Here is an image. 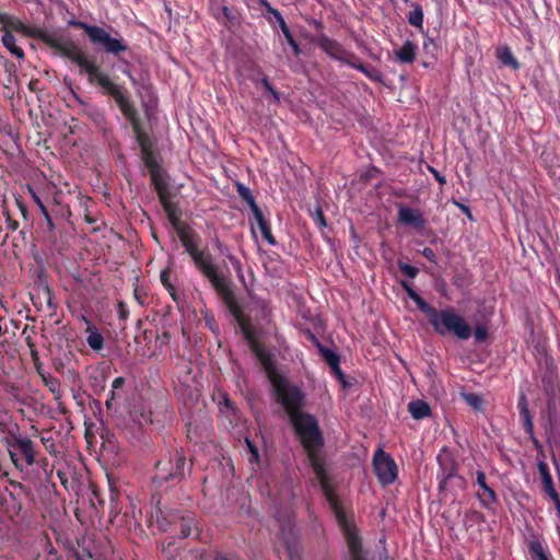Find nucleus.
Returning a JSON list of instances; mask_svg holds the SVG:
<instances>
[{"label": "nucleus", "instance_id": "1", "mask_svg": "<svg viewBox=\"0 0 560 560\" xmlns=\"http://www.w3.org/2000/svg\"><path fill=\"white\" fill-rule=\"evenodd\" d=\"M37 39L44 42L56 51L75 62L82 71L88 73V80L91 84H97L102 88L105 94H112L120 85L114 83L107 74L102 72L100 68L93 62L88 60L79 47L71 40L66 39L57 32H49L47 30H38L33 33Z\"/></svg>", "mask_w": 560, "mask_h": 560}, {"label": "nucleus", "instance_id": "2", "mask_svg": "<svg viewBox=\"0 0 560 560\" xmlns=\"http://www.w3.org/2000/svg\"><path fill=\"white\" fill-rule=\"evenodd\" d=\"M196 267L202 272L205 277L211 282L213 289L222 299L223 303L235 318L237 323H242L243 308L236 300V296L230 288L226 279L219 273L218 266L213 264L211 254L199 250L191 256Z\"/></svg>", "mask_w": 560, "mask_h": 560}, {"label": "nucleus", "instance_id": "3", "mask_svg": "<svg viewBox=\"0 0 560 560\" xmlns=\"http://www.w3.org/2000/svg\"><path fill=\"white\" fill-rule=\"evenodd\" d=\"M186 468L187 462L183 450L175 448L156 462L152 481L156 487L177 485L185 478L186 470H191V465Z\"/></svg>", "mask_w": 560, "mask_h": 560}, {"label": "nucleus", "instance_id": "4", "mask_svg": "<svg viewBox=\"0 0 560 560\" xmlns=\"http://www.w3.org/2000/svg\"><path fill=\"white\" fill-rule=\"evenodd\" d=\"M427 318L439 335L451 334L460 340H466L471 335L470 326L454 308L448 307L442 311L433 308Z\"/></svg>", "mask_w": 560, "mask_h": 560}, {"label": "nucleus", "instance_id": "5", "mask_svg": "<svg viewBox=\"0 0 560 560\" xmlns=\"http://www.w3.org/2000/svg\"><path fill=\"white\" fill-rule=\"evenodd\" d=\"M109 95L115 100L124 116L129 120L142 155H148L153 144L149 135L142 129L140 117L136 107L129 101L127 91L122 86H119Z\"/></svg>", "mask_w": 560, "mask_h": 560}, {"label": "nucleus", "instance_id": "6", "mask_svg": "<svg viewBox=\"0 0 560 560\" xmlns=\"http://www.w3.org/2000/svg\"><path fill=\"white\" fill-rule=\"evenodd\" d=\"M271 384L289 419L295 415L303 413L302 408L304 407L305 395L300 387L290 384L287 378L280 375H272Z\"/></svg>", "mask_w": 560, "mask_h": 560}, {"label": "nucleus", "instance_id": "7", "mask_svg": "<svg viewBox=\"0 0 560 560\" xmlns=\"http://www.w3.org/2000/svg\"><path fill=\"white\" fill-rule=\"evenodd\" d=\"M303 448L323 447L324 438L317 419L307 412L295 415L290 419Z\"/></svg>", "mask_w": 560, "mask_h": 560}, {"label": "nucleus", "instance_id": "8", "mask_svg": "<svg viewBox=\"0 0 560 560\" xmlns=\"http://www.w3.org/2000/svg\"><path fill=\"white\" fill-rule=\"evenodd\" d=\"M439 463V491L445 492L448 489H464L465 480L457 474L458 464L454 456L446 448H443L436 457Z\"/></svg>", "mask_w": 560, "mask_h": 560}, {"label": "nucleus", "instance_id": "9", "mask_svg": "<svg viewBox=\"0 0 560 560\" xmlns=\"http://www.w3.org/2000/svg\"><path fill=\"white\" fill-rule=\"evenodd\" d=\"M71 24L84 30L91 43L101 46L107 54L119 56L128 49V46L121 38L112 37L103 27L90 25L81 21H71Z\"/></svg>", "mask_w": 560, "mask_h": 560}, {"label": "nucleus", "instance_id": "10", "mask_svg": "<svg viewBox=\"0 0 560 560\" xmlns=\"http://www.w3.org/2000/svg\"><path fill=\"white\" fill-rule=\"evenodd\" d=\"M373 466L375 474L383 486L393 483L397 478V465L390 455L383 450L374 454Z\"/></svg>", "mask_w": 560, "mask_h": 560}, {"label": "nucleus", "instance_id": "11", "mask_svg": "<svg viewBox=\"0 0 560 560\" xmlns=\"http://www.w3.org/2000/svg\"><path fill=\"white\" fill-rule=\"evenodd\" d=\"M170 522L176 524V528L179 527V539H185L190 536L194 529L196 530V536L199 535L197 521L192 513L174 510L170 512Z\"/></svg>", "mask_w": 560, "mask_h": 560}, {"label": "nucleus", "instance_id": "12", "mask_svg": "<svg viewBox=\"0 0 560 560\" xmlns=\"http://www.w3.org/2000/svg\"><path fill=\"white\" fill-rule=\"evenodd\" d=\"M238 324H240V326L242 328V331H243L245 338L250 342V347H252L255 355L260 361V363L262 364L265 370L269 373L270 377L272 375H276L273 373V368L275 366H273V362L271 360L270 354L260 345H258L254 340L252 331L249 330V328L246 327L245 318L243 317L242 318V323H238Z\"/></svg>", "mask_w": 560, "mask_h": 560}, {"label": "nucleus", "instance_id": "13", "mask_svg": "<svg viewBox=\"0 0 560 560\" xmlns=\"http://www.w3.org/2000/svg\"><path fill=\"white\" fill-rule=\"evenodd\" d=\"M316 44L327 55H329L330 57H332V58H335L337 60H340V61H342V62H345L347 65L349 62V59H351V57L353 55L352 52H349V51L345 50L343 47L338 42L327 37L324 34H320L316 38Z\"/></svg>", "mask_w": 560, "mask_h": 560}, {"label": "nucleus", "instance_id": "14", "mask_svg": "<svg viewBox=\"0 0 560 560\" xmlns=\"http://www.w3.org/2000/svg\"><path fill=\"white\" fill-rule=\"evenodd\" d=\"M8 446L10 448L19 450L28 466L34 464L35 450L34 443L31 439L20 434H11V436L8 439Z\"/></svg>", "mask_w": 560, "mask_h": 560}, {"label": "nucleus", "instance_id": "15", "mask_svg": "<svg viewBox=\"0 0 560 560\" xmlns=\"http://www.w3.org/2000/svg\"><path fill=\"white\" fill-rule=\"evenodd\" d=\"M398 221L402 225L422 230L425 226V220L418 209H411L406 206L398 208Z\"/></svg>", "mask_w": 560, "mask_h": 560}, {"label": "nucleus", "instance_id": "16", "mask_svg": "<svg viewBox=\"0 0 560 560\" xmlns=\"http://www.w3.org/2000/svg\"><path fill=\"white\" fill-rule=\"evenodd\" d=\"M476 481L481 491L477 492V497L482 506L490 509L497 502L495 491L486 482V474L482 470L476 472Z\"/></svg>", "mask_w": 560, "mask_h": 560}, {"label": "nucleus", "instance_id": "17", "mask_svg": "<svg viewBox=\"0 0 560 560\" xmlns=\"http://www.w3.org/2000/svg\"><path fill=\"white\" fill-rule=\"evenodd\" d=\"M0 23L3 25L4 32L9 27H11L12 30H14L16 32L23 33V34L34 37V38H37V37L33 33L40 30L39 27L28 28L20 20L15 19L13 16H10L8 14H4V13L0 14Z\"/></svg>", "mask_w": 560, "mask_h": 560}, {"label": "nucleus", "instance_id": "18", "mask_svg": "<svg viewBox=\"0 0 560 560\" xmlns=\"http://www.w3.org/2000/svg\"><path fill=\"white\" fill-rule=\"evenodd\" d=\"M151 184L158 192L159 199L164 200L170 198L168 184L160 170H152Z\"/></svg>", "mask_w": 560, "mask_h": 560}, {"label": "nucleus", "instance_id": "19", "mask_svg": "<svg viewBox=\"0 0 560 560\" xmlns=\"http://www.w3.org/2000/svg\"><path fill=\"white\" fill-rule=\"evenodd\" d=\"M537 467H538V471H539V475L541 478L542 491L547 495H550V494L557 492L555 485H553L552 477L549 471L548 465L544 460H540V462H538Z\"/></svg>", "mask_w": 560, "mask_h": 560}, {"label": "nucleus", "instance_id": "20", "mask_svg": "<svg viewBox=\"0 0 560 560\" xmlns=\"http://www.w3.org/2000/svg\"><path fill=\"white\" fill-rule=\"evenodd\" d=\"M163 206L164 211L167 214V218L173 225V228L178 232L180 229H184L186 224H182L179 221V211L175 203H173L170 198L160 201Z\"/></svg>", "mask_w": 560, "mask_h": 560}, {"label": "nucleus", "instance_id": "21", "mask_svg": "<svg viewBox=\"0 0 560 560\" xmlns=\"http://www.w3.org/2000/svg\"><path fill=\"white\" fill-rule=\"evenodd\" d=\"M177 235H178L183 246L186 248V250L188 252V254L190 256H192L199 252L197 244L194 241L195 233L188 225H185L184 229H180L177 232Z\"/></svg>", "mask_w": 560, "mask_h": 560}, {"label": "nucleus", "instance_id": "22", "mask_svg": "<svg viewBox=\"0 0 560 560\" xmlns=\"http://www.w3.org/2000/svg\"><path fill=\"white\" fill-rule=\"evenodd\" d=\"M417 46L411 40H406L398 50H395L396 59L401 63H412L416 59Z\"/></svg>", "mask_w": 560, "mask_h": 560}, {"label": "nucleus", "instance_id": "23", "mask_svg": "<svg viewBox=\"0 0 560 560\" xmlns=\"http://www.w3.org/2000/svg\"><path fill=\"white\" fill-rule=\"evenodd\" d=\"M273 18L279 23V26L288 40V44L292 47L293 52L295 56H299L301 54V49L296 40L294 39L289 26L287 25L284 19L282 18L281 13L279 11L273 12Z\"/></svg>", "mask_w": 560, "mask_h": 560}, {"label": "nucleus", "instance_id": "24", "mask_svg": "<svg viewBox=\"0 0 560 560\" xmlns=\"http://www.w3.org/2000/svg\"><path fill=\"white\" fill-rule=\"evenodd\" d=\"M541 382L545 393L552 395L556 386V374L552 364L548 360L545 361V371L541 375Z\"/></svg>", "mask_w": 560, "mask_h": 560}, {"label": "nucleus", "instance_id": "25", "mask_svg": "<svg viewBox=\"0 0 560 560\" xmlns=\"http://www.w3.org/2000/svg\"><path fill=\"white\" fill-rule=\"evenodd\" d=\"M348 65L363 72L369 79L373 81L378 82L382 80V73L377 69L364 66L362 62L359 61L358 57L354 54L352 55L351 59H349Z\"/></svg>", "mask_w": 560, "mask_h": 560}, {"label": "nucleus", "instance_id": "26", "mask_svg": "<svg viewBox=\"0 0 560 560\" xmlns=\"http://www.w3.org/2000/svg\"><path fill=\"white\" fill-rule=\"evenodd\" d=\"M408 410L412 418L420 420L431 415V408L424 400H412L408 405Z\"/></svg>", "mask_w": 560, "mask_h": 560}, {"label": "nucleus", "instance_id": "27", "mask_svg": "<svg viewBox=\"0 0 560 560\" xmlns=\"http://www.w3.org/2000/svg\"><path fill=\"white\" fill-rule=\"evenodd\" d=\"M402 288L406 290L408 296L417 304L418 308L425 314L428 317L429 314L434 308L429 303H427L411 287L409 283L402 281Z\"/></svg>", "mask_w": 560, "mask_h": 560}, {"label": "nucleus", "instance_id": "28", "mask_svg": "<svg viewBox=\"0 0 560 560\" xmlns=\"http://www.w3.org/2000/svg\"><path fill=\"white\" fill-rule=\"evenodd\" d=\"M497 57L503 66L511 67L513 70H518L521 67L508 46L499 47L497 49Z\"/></svg>", "mask_w": 560, "mask_h": 560}, {"label": "nucleus", "instance_id": "29", "mask_svg": "<svg viewBox=\"0 0 560 560\" xmlns=\"http://www.w3.org/2000/svg\"><path fill=\"white\" fill-rule=\"evenodd\" d=\"M2 44L3 46L16 58L23 59L24 58V51L21 47L16 46V39L14 35L7 30L2 36Z\"/></svg>", "mask_w": 560, "mask_h": 560}, {"label": "nucleus", "instance_id": "30", "mask_svg": "<svg viewBox=\"0 0 560 560\" xmlns=\"http://www.w3.org/2000/svg\"><path fill=\"white\" fill-rule=\"evenodd\" d=\"M320 448L322 447L304 448L305 452L307 453L310 463L318 477H322L324 475V463L319 455Z\"/></svg>", "mask_w": 560, "mask_h": 560}, {"label": "nucleus", "instance_id": "31", "mask_svg": "<svg viewBox=\"0 0 560 560\" xmlns=\"http://www.w3.org/2000/svg\"><path fill=\"white\" fill-rule=\"evenodd\" d=\"M254 218L257 222V225L259 226V230L262 234V237L270 244L275 245L276 240L271 233V229L267 220L265 219L262 211L254 214Z\"/></svg>", "mask_w": 560, "mask_h": 560}, {"label": "nucleus", "instance_id": "32", "mask_svg": "<svg viewBox=\"0 0 560 560\" xmlns=\"http://www.w3.org/2000/svg\"><path fill=\"white\" fill-rule=\"evenodd\" d=\"M528 549L532 555V560H550L542 544L538 539L530 540L528 542Z\"/></svg>", "mask_w": 560, "mask_h": 560}, {"label": "nucleus", "instance_id": "33", "mask_svg": "<svg viewBox=\"0 0 560 560\" xmlns=\"http://www.w3.org/2000/svg\"><path fill=\"white\" fill-rule=\"evenodd\" d=\"M348 546L351 555V560H365L361 541L358 537L349 536Z\"/></svg>", "mask_w": 560, "mask_h": 560}, {"label": "nucleus", "instance_id": "34", "mask_svg": "<svg viewBox=\"0 0 560 560\" xmlns=\"http://www.w3.org/2000/svg\"><path fill=\"white\" fill-rule=\"evenodd\" d=\"M412 10L408 13L407 20L410 25L416 27H422L423 23V11L420 4L411 3Z\"/></svg>", "mask_w": 560, "mask_h": 560}, {"label": "nucleus", "instance_id": "35", "mask_svg": "<svg viewBox=\"0 0 560 560\" xmlns=\"http://www.w3.org/2000/svg\"><path fill=\"white\" fill-rule=\"evenodd\" d=\"M318 351L330 368H337V364L340 362V358L334 350L324 347L322 343H318Z\"/></svg>", "mask_w": 560, "mask_h": 560}, {"label": "nucleus", "instance_id": "36", "mask_svg": "<svg viewBox=\"0 0 560 560\" xmlns=\"http://www.w3.org/2000/svg\"><path fill=\"white\" fill-rule=\"evenodd\" d=\"M463 399L467 405H469L474 410L480 411L482 410L483 399L479 394L476 393H463Z\"/></svg>", "mask_w": 560, "mask_h": 560}, {"label": "nucleus", "instance_id": "37", "mask_svg": "<svg viewBox=\"0 0 560 560\" xmlns=\"http://www.w3.org/2000/svg\"><path fill=\"white\" fill-rule=\"evenodd\" d=\"M170 512L167 514H164L162 511L156 515V523L158 527L162 532H175L176 530V524L170 522Z\"/></svg>", "mask_w": 560, "mask_h": 560}, {"label": "nucleus", "instance_id": "38", "mask_svg": "<svg viewBox=\"0 0 560 560\" xmlns=\"http://www.w3.org/2000/svg\"><path fill=\"white\" fill-rule=\"evenodd\" d=\"M525 432L536 442L534 438V423L529 409L520 412Z\"/></svg>", "mask_w": 560, "mask_h": 560}, {"label": "nucleus", "instance_id": "39", "mask_svg": "<svg viewBox=\"0 0 560 560\" xmlns=\"http://www.w3.org/2000/svg\"><path fill=\"white\" fill-rule=\"evenodd\" d=\"M481 522H485V516H483V514L481 512L475 511V510H470V511L465 513L464 524L467 527L472 525V524H478V523H481Z\"/></svg>", "mask_w": 560, "mask_h": 560}, {"label": "nucleus", "instance_id": "40", "mask_svg": "<svg viewBox=\"0 0 560 560\" xmlns=\"http://www.w3.org/2000/svg\"><path fill=\"white\" fill-rule=\"evenodd\" d=\"M88 345L93 349V350H101L104 346V338L103 336L97 332V331H92L89 336H88Z\"/></svg>", "mask_w": 560, "mask_h": 560}, {"label": "nucleus", "instance_id": "41", "mask_svg": "<svg viewBox=\"0 0 560 560\" xmlns=\"http://www.w3.org/2000/svg\"><path fill=\"white\" fill-rule=\"evenodd\" d=\"M397 266L399 270L410 279L416 278L417 275L419 273V269L417 267H413L401 260H398Z\"/></svg>", "mask_w": 560, "mask_h": 560}, {"label": "nucleus", "instance_id": "42", "mask_svg": "<svg viewBox=\"0 0 560 560\" xmlns=\"http://www.w3.org/2000/svg\"><path fill=\"white\" fill-rule=\"evenodd\" d=\"M15 205H16L22 218L24 219V221L26 223H30V225H32L33 223L31 220V214H30V211H28L25 202L21 198H15Z\"/></svg>", "mask_w": 560, "mask_h": 560}, {"label": "nucleus", "instance_id": "43", "mask_svg": "<svg viewBox=\"0 0 560 560\" xmlns=\"http://www.w3.org/2000/svg\"><path fill=\"white\" fill-rule=\"evenodd\" d=\"M277 521L279 522L280 524V527H281V530L283 533V536L287 535V532L288 534H292V530H293V524L291 522V517L289 514H287L285 516L283 517H279L277 518Z\"/></svg>", "mask_w": 560, "mask_h": 560}, {"label": "nucleus", "instance_id": "44", "mask_svg": "<svg viewBox=\"0 0 560 560\" xmlns=\"http://www.w3.org/2000/svg\"><path fill=\"white\" fill-rule=\"evenodd\" d=\"M142 159L147 165V167L150 170V174L152 173V170H160V166L155 162L153 158L152 150L148 152V155H142Z\"/></svg>", "mask_w": 560, "mask_h": 560}, {"label": "nucleus", "instance_id": "45", "mask_svg": "<svg viewBox=\"0 0 560 560\" xmlns=\"http://www.w3.org/2000/svg\"><path fill=\"white\" fill-rule=\"evenodd\" d=\"M246 444H247L249 453H250L249 462L257 463L259 459L258 448L249 439H246Z\"/></svg>", "mask_w": 560, "mask_h": 560}, {"label": "nucleus", "instance_id": "46", "mask_svg": "<svg viewBox=\"0 0 560 560\" xmlns=\"http://www.w3.org/2000/svg\"><path fill=\"white\" fill-rule=\"evenodd\" d=\"M236 189H237L240 197L244 201H246L250 196H253L250 189L241 183L236 184Z\"/></svg>", "mask_w": 560, "mask_h": 560}, {"label": "nucleus", "instance_id": "47", "mask_svg": "<svg viewBox=\"0 0 560 560\" xmlns=\"http://www.w3.org/2000/svg\"><path fill=\"white\" fill-rule=\"evenodd\" d=\"M474 336L477 342H482L488 336V331L482 326H477L474 331Z\"/></svg>", "mask_w": 560, "mask_h": 560}, {"label": "nucleus", "instance_id": "48", "mask_svg": "<svg viewBox=\"0 0 560 560\" xmlns=\"http://www.w3.org/2000/svg\"><path fill=\"white\" fill-rule=\"evenodd\" d=\"M314 215H315V221L317 222V224L320 228H325L326 226V219H325L323 210L319 207L316 208Z\"/></svg>", "mask_w": 560, "mask_h": 560}, {"label": "nucleus", "instance_id": "49", "mask_svg": "<svg viewBox=\"0 0 560 560\" xmlns=\"http://www.w3.org/2000/svg\"><path fill=\"white\" fill-rule=\"evenodd\" d=\"M331 370H332L334 374L337 376V378L340 381L342 386L347 387L348 383L346 381V376H345L343 372L341 371L339 364H337V368H331Z\"/></svg>", "mask_w": 560, "mask_h": 560}, {"label": "nucleus", "instance_id": "50", "mask_svg": "<svg viewBox=\"0 0 560 560\" xmlns=\"http://www.w3.org/2000/svg\"><path fill=\"white\" fill-rule=\"evenodd\" d=\"M428 170L431 174H433V176L435 177V179L439 182V184L441 186L445 185L446 184V179L445 177L439 172L436 171L434 167L432 166H428Z\"/></svg>", "mask_w": 560, "mask_h": 560}, {"label": "nucleus", "instance_id": "51", "mask_svg": "<svg viewBox=\"0 0 560 560\" xmlns=\"http://www.w3.org/2000/svg\"><path fill=\"white\" fill-rule=\"evenodd\" d=\"M422 255L431 262H436V255L434 253V250L430 247H425L423 250H422Z\"/></svg>", "mask_w": 560, "mask_h": 560}, {"label": "nucleus", "instance_id": "52", "mask_svg": "<svg viewBox=\"0 0 560 560\" xmlns=\"http://www.w3.org/2000/svg\"><path fill=\"white\" fill-rule=\"evenodd\" d=\"M118 315H119V319H121V320H126L128 318L129 312L126 308V305L124 302L118 303Z\"/></svg>", "mask_w": 560, "mask_h": 560}, {"label": "nucleus", "instance_id": "53", "mask_svg": "<svg viewBox=\"0 0 560 560\" xmlns=\"http://www.w3.org/2000/svg\"><path fill=\"white\" fill-rule=\"evenodd\" d=\"M5 215V223L8 229L16 230L19 228V222L11 218V215L8 212H4Z\"/></svg>", "mask_w": 560, "mask_h": 560}, {"label": "nucleus", "instance_id": "54", "mask_svg": "<svg viewBox=\"0 0 560 560\" xmlns=\"http://www.w3.org/2000/svg\"><path fill=\"white\" fill-rule=\"evenodd\" d=\"M548 497H549V498L551 499V501L553 502L555 508H556V510H557V515H558V517L560 518V495H559L558 491H557V492H555V493H552V494H550V495H548Z\"/></svg>", "mask_w": 560, "mask_h": 560}, {"label": "nucleus", "instance_id": "55", "mask_svg": "<svg viewBox=\"0 0 560 560\" xmlns=\"http://www.w3.org/2000/svg\"><path fill=\"white\" fill-rule=\"evenodd\" d=\"M517 407H518L520 412L528 409L527 398L524 393H522L518 397Z\"/></svg>", "mask_w": 560, "mask_h": 560}, {"label": "nucleus", "instance_id": "56", "mask_svg": "<svg viewBox=\"0 0 560 560\" xmlns=\"http://www.w3.org/2000/svg\"><path fill=\"white\" fill-rule=\"evenodd\" d=\"M246 203L249 206L253 214H256L258 212H261L260 208L258 207V205L256 203L255 201V198L253 196H250L247 200H246Z\"/></svg>", "mask_w": 560, "mask_h": 560}, {"label": "nucleus", "instance_id": "57", "mask_svg": "<svg viewBox=\"0 0 560 560\" xmlns=\"http://www.w3.org/2000/svg\"><path fill=\"white\" fill-rule=\"evenodd\" d=\"M40 210H42V212H43V214H44V217H45V219L47 221V224H48L49 229H52L54 228L52 220H51V218H50L46 207L43 203H40Z\"/></svg>", "mask_w": 560, "mask_h": 560}, {"label": "nucleus", "instance_id": "58", "mask_svg": "<svg viewBox=\"0 0 560 560\" xmlns=\"http://www.w3.org/2000/svg\"><path fill=\"white\" fill-rule=\"evenodd\" d=\"M125 384V378L119 376V377H116L114 381H113V384H112V389H119L124 386Z\"/></svg>", "mask_w": 560, "mask_h": 560}, {"label": "nucleus", "instance_id": "59", "mask_svg": "<svg viewBox=\"0 0 560 560\" xmlns=\"http://www.w3.org/2000/svg\"><path fill=\"white\" fill-rule=\"evenodd\" d=\"M30 347H31V355H32V359L34 361V364L36 366H38V361H39V357H38V352L37 350L35 349V346L33 343H28Z\"/></svg>", "mask_w": 560, "mask_h": 560}, {"label": "nucleus", "instance_id": "60", "mask_svg": "<svg viewBox=\"0 0 560 560\" xmlns=\"http://www.w3.org/2000/svg\"><path fill=\"white\" fill-rule=\"evenodd\" d=\"M226 257L230 260V262L235 267V269L240 272L242 269L238 259L231 254L226 255Z\"/></svg>", "mask_w": 560, "mask_h": 560}, {"label": "nucleus", "instance_id": "61", "mask_svg": "<svg viewBox=\"0 0 560 560\" xmlns=\"http://www.w3.org/2000/svg\"><path fill=\"white\" fill-rule=\"evenodd\" d=\"M39 83H40V81L38 79L31 80V82L28 84L30 90L33 92H38L40 90Z\"/></svg>", "mask_w": 560, "mask_h": 560}, {"label": "nucleus", "instance_id": "62", "mask_svg": "<svg viewBox=\"0 0 560 560\" xmlns=\"http://www.w3.org/2000/svg\"><path fill=\"white\" fill-rule=\"evenodd\" d=\"M457 205V207L470 219L472 220V215H471V212H470V209L469 207H467L466 205H463L460 202H455Z\"/></svg>", "mask_w": 560, "mask_h": 560}, {"label": "nucleus", "instance_id": "63", "mask_svg": "<svg viewBox=\"0 0 560 560\" xmlns=\"http://www.w3.org/2000/svg\"><path fill=\"white\" fill-rule=\"evenodd\" d=\"M423 47L427 51H431L436 48L435 43L431 38L424 42Z\"/></svg>", "mask_w": 560, "mask_h": 560}, {"label": "nucleus", "instance_id": "64", "mask_svg": "<svg viewBox=\"0 0 560 560\" xmlns=\"http://www.w3.org/2000/svg\"><path fill=\"white\" fill-rule=\"evenodd\" d=\"M46 384L49 385L51 392H56L59 388V382L56 378H51Z\"/></svg>", "mask_w": 560, "mask_h": 560}]
</instances>
